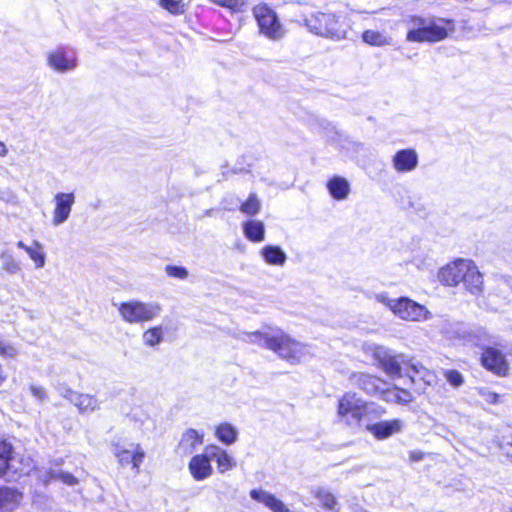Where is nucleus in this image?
<instances>
[{"label":"nucleus","mask_w":512,"mask_h":512,"mask_svg":"<svg viewBox=\"0 0 512 512\" xmlns=\"http://www.w3.org/2000/svg\"><path fill=\"white\" fill-rule=\"evenodd\" d=\"M481 363L487 370L499 376L507 375L509 370V364L504 354L495 347L483 348Z\"/></svg>","instance_id":"nucleus-12"},{"label":"nucleus","mask_w":512,"mask_h":512,"mask_svg":"<svg viewBox=\"0 0 512 512\" xmlns=\"http://www.w3.org/2000/svg\"><path fill=\"white\" fill-rule=\"evenodd\" d=\"M482 396H483L484 400L490 404L498 403L499 398H500V396L497 393L490 392V391L482 392Z\"/></svg>","instance_id":"nucleus-45"},{"label":"nucleus","mask_w":512,"mask_h":512,"mask_svg":"<svg viewBox=\"0 0 512 512\" xmlns=\"http://www.w3.org/2000/svg\"><path fill=\"white\" fill-rule=\"evenodd\" d=\"M246 341L256 343L278 354L282 359L297 364L305 355V346L281 330H270L268 332L243 333Z\"/></svg>","instance_id":"nucleus-1"},{"label":"nucleus","mask_w":512,"mask_h":512,"mask_svg":"<svg viewBox=\"0 0 512 512\" xmlns=\"http://www.w3.org/2000/svg\"><path fill=\"white\" fill-rule=\"evenodd\" d=\"M0 260L2 269L7 273L14 275L21 271L20 263L9 252H2L0 254Z\"/></svg>","instance_id":"nucleus-31"},{"label":"nucleus","mask_w":512,"mask_h":512,"mask_svg":"<svg viewBox=\"0 0 512 512\" xmlns=\"http://www.w3.org/2000/svg\"><path fill=\"white\" fill-rule=\"evenodd\" d=\"M393 313L401 319L408 321H420L431 318V313L424 306L406 297L397 299Z\"/></svg>","instance_id":"nucleus-10"},{"label":"nucleus","mask_w":512,"mask_h":512,"mask_svg":"<svg viewBox=\"0 0 512 512\" xmlns=\"http://www.w3.org/2000/svg\"><path fill=\"white\" fill-rule=\"evenodd\" d=\"M375 299L389 307L392 311H394V306L397 304V299H390L385 293L376 294Z\"/></svg>","instance_id":"nucleus-41"},{"label":"nucleus","mask_w":512,"mask_h":512,"mask_svg":"<svg viewBox=\"0 0 512 512\" xmlns=\"http://www.w3.org/2000/svg\"><path fill=\"white\" fill-rule=\"evenodd\" d=\"M373 358L391 378L401 377V365L406 364L404 355L393 354L391 350L378 346L373 351Z\"/></svg>","instance_id":"nucleus-9"},{"label":"nucleus","mask_w":512,"mask_h":512,"mask_svg":"<svg viewBox=\"0 0 512 512\" xmlns=\"http://www.w3.org/2000/svg\"><path fill=\"white\" fill-rule=\"evenodd\" d=\"M409 205H410L411 208H414L413 202H409Z\"/></svg>","instance_id":"nucleus-52"},{"label":"nucleus","mask_w":512,"mask_h":512,"mask_svg":"<svg viewBox=\"0 0 512 512\" xmlns=\"http://www.w3.org/2000/svg\"><path fill=\"white\" fill-rule=\"evenodd\" d=\"M12 446L6 441H0V477L10 468Z\"/></svg>","instance_id":"nucleus-30"},{"label":"nucleus","mask_w":512,"mask_h":512,"mask_svg":"<svg viewBox=\"0 0 512 512\" xmlns=\"http://www.w3.org/2000/svg\"><path fill=\"white\" fill-rule=\"evenodd\" d=\"M159 5L172 14L178 15L184 12L182 0H159Z\"/></svg>","instance_id":"nucleus-35"},{"label":"nucleus","mask_w":512,"mask_h":512,"mask_svg":"<svg viewBox=\"0 0 512 512\" xmlns=\"http://www.w3.org/2000/svg\"><path fill=\"white\" fill-rule=\"evenodd\" d=\"M234 467H236L235 459L226 454V471Z\"/></svg>","instance_id":"nucleus-46"},{"label":"nucleus","mask_w":512,"mask_h":512,"mask_svg":"<svg viewBox=\"0 0 512 512\" xmlns=\"http://www.w3.org/2000/svg\"><path fill=\"white\" fill-rule=\"evenodd\" d=\"M163 338L164 329L162 326L151 327L142 334V341L148 347H155L163 341Z\"/></svg>","instance_id":"nucleus-27"},{"label":"nucleus","mask_w":512,"mask_h":512,"mask_svg":"<svg viewBox=\"0 0 512 512\" xmlns=\"http://www.w3.org/2000/svg\"><path fill=\"white\" fill-rule=\"evenodd\" d=\"M253 12L262 34L273 40L280 39L284 35L276 13L267 5H258Z\"/></svg>","instance_id":"nucleus-8"},{"label":"nucleus","mask_w":512,"mask_h":512,"mask_svg":"<svg viewBox=\"0 0 512 512\" xmlns=\"http://www.w3.org/2000/svg\"><path fill=\"white\" fill-rule=\"evenodd\" d=\"M7 153H8V149H7L6 145L0 141V156L4 157L7 155Z\"/></svg>","instance_id":"nucleus-49"},{"label":"nucleus","mask_w":512,"mask_h":512,"mask_svg":"<svg viewBox=\"0 0 512 512\" xmlns=\"http://www.w3.org/2000/svg\"><path fill=\"white\" fill-rule=\"evenodd\" d=\"M350 382L353 386L361 389L366 394L373 396L384 394L386 390L385 386L387 385L385 381L376 376L360 372L353 373L350 376Z\"/></svg>","instance_id":"nucleus-14"},{"label":"nucleus","mask_w":512,"mask_h":512,"mask_svg":"<svg viewBox=\"0 0 512 512\" xmlns=\"http://www.w3.org/2000/svg\"><path fill=\"white\" fill-rule=\"evenodd\" d=\"M260 206L257 196L255 194H251L246 202L241 205L240 210L244 214L252 216L259 212Z\"/></svg>","instance_id":"nucleus-34"},{"label":"nucleus","mask_w":512,"mask_h":512,"mask_svg":"<svg viewBox=\"0 0 512 512\" xmlns=\"http://www.w3.org/2000/svg\"><path fill=\"white\" fill-rule=\"evenodd\" d=\"M315 497L319 500L322 507L328 510H335L338 504L335 496L325 489H319Z\"/></svg>","instance_id":"nucleus-33"},{"label":"nucleus","mask_w":512,"mask_h":512,"mask_svg":"<svg viewBox=\"0 0 512 512\" xmlns=\"http://www.w3.org/2000/svg\"><path fill=\"white\" fill-rule=\"evenodd\" d=\"M393 167L400 173L411 172L418 165V155L414 149H402L393 156Z\"/></svg>","instance_id":"nucleus-15"},{"label":"nucleus","mask_w":512,"mask_h":512,"mask_svg":"<svg viewBox=\"0 0 512 512\" xmlns=\"http://www.w3.org/2000/svg\"><path fill=\"white\" fill-rule=\"evenodd\" d=\"M402 428L403 422L399 419L381 421L367 426L368 431H370L374 437L379 440L386 439L393 434L399 433Z\"/></svg>","instance_id":"nucleus-18"},{"label":"nucleus","mask_w":512,"mask_h":512,"mask_svg":"<svg viewBox=\"0 0 512 512\" xmlns=\"http://www.w3.org/2000/svg\"><path fill=\"white\" fill-rule=\"evenodd\" d=\"M327 188L331 196L337 200L346 199L350 193L349 182L345 178L339 176H335L330 179L327 183Z\"/></svg>","instance_id":"nucleus-23"},{"label":"nucleus","mask_w":512,"mask_h":512,"mask_svg":"<svg viewBox=\"0 0 512 512\" xmlns=\"http://www.w3.org/2000/svg\"><path fill=\"white\" fill-rule=\"evenodd\" d=\"M305 23L308 29L316 35L336 40L345 38V30L338 17L333 13L311 14L306 18Z\"/></svg>","instance_id":"nucleus-6"},{"label":"nucleus","mask_w":512,"mask_h":512,"mask_svg":"<svg viewBox=\"0 0 512 512\" xmlns=\"http://www.w3.org/2000/svg\"><path fill=\"white\" fill-rule=\"evenodd\" d=\"M385 400H389L390 396L393 395V400L397 403L401 404H408L413 401V396L411 393L407 390L399 389L397 387H394V389L391 391L389 389H386L384 392Z\"/></svg>","instance_id":"nucleus-32"},{"label":"nucleus","mask_w":512,"mask_h":512,"mask_svg":"<svg viewBox=\"0 0 512 512\" xmlns=\"http://www.w3.org/2000/svg\"><path fill=\"white\" fill-rule=\"evenodd\" d=\"M445 378L454 387H459L464 382L463 376L457 370L446 371Z\"/></svg>","instance_id":"nucleus-38"},{"label":"nucleus","mask_w":512,"mask_h":512,"mask_svg":"<svg viewBox=\"0 0 512 512\" xmlns=\"http://www.w3.org/2000/svg\"><path fill=\"white\" fill-rule=\"evenodd\" d=\"M203 443V434L197 430L188 429L183 433L181 440L176 448L177 454L187 456Z\"/></svg>","instance_id":"nucleus-19"},{"label":"nucleus","mask_w":512,"mask_h":512,"mask_svg":"<svg viewBox=\"0 0 512 512\" xmlns=\"http://www.w3.org/2000/svg\"><path fill=\"white\" fill-rule=\"evenodd\" d=\"M455 334L458 338L466 339L471 337V334L468 332L466 326L463 323H456L455 324Z\"/></svg>","instance_id":"nucleus-44"},{"label":"nucleus","mask_w":512,"mask_h":512,"mask_svg":"<svg viewBox=\"0 0 512 512\" xmlns=\"http://www.w3.org/2000/svg\"><path fill=\"white\" fill-rule=\"evenodd\" d=\"M113 454L117 457L121 465H128L131 463L133 469L137 473L139 472L140 465L142 464L145 457V453L140 445H136L133 451L115 446L113 449Z\"/></svg>","instance_id":"nucleus-16"},{"label":"nucleus","mask_w":512,"mask_h":512,"mask_svg":"<svg viewBox=\"0 0 512 512\" xmlns=\"http://www.w3.org/2000/svg\"><path fill=\"white\" fill-rule=\"evenodd\" d=\"M245 236L253 242H261L264 240L265 227L261 221L249 220L243 224Z\"/></svg>","instance_id":"nucleus-25"},{"label":"nucleus","mask_w":512,"mask_h":512,"mask_svg":"<svg viewBox=\"0 0 512 512\" xmlns=\"http://www.w3.org/2000/svg\"><path fill=\"white\" fill-rule=\"evenodd\" d=\"M216 436L221 442H224V428L222 425L218 426L216 430Z\"/></svg>","instance_id":"nucleus-47"},{"label":"nucleus","mask_w":512,"mask_h":512,"mask_svg":"<svg viewBox=\"0 0 512 512\" xmlns=\"http://www.w3.org/2000/svg\"><path fill=\"white\" fill-rule=\"evenodd\" d=\"M17 355L18 350L0 337V356L3 358H15Z\"/></svg>","instance_id":"nucleus-37"},{"label":"nucleus","mask_w":512,"mask_h":512,"mask_svg":"<svg viewBox=\"0 0 512 512\" xmlns=\"http://www.w3.org/2000/svg\"><path fill=\"white\" fill-rule=\"evenodd\" d=\"M223 452L219 447L209 446L202 455L194 456L190 463L189 469L196 480H202L211 474V461H216L219 467L222 466Z\"/></svg>","instance_id":"nucleus-7"},{"label":"nucleus","mask_w":512,"mask_h":512,"mask_svg":"<svg viewBox=\"0 0 512 512\" xmlns=\"http://www.w3.org/2000/svg\"><path fill=\"white\" fill-rule=\"evenodd\" d=\"M266 263L270 265L282 266L286 262L287 256L285 252L278 246L267 245L261 250Z\"/></svg>","instance_id":"nucleus-24"},{"label":"nucleus","mask_w":512,"mask_h":512,"mask_svg":"<svg viewBox=\"0 0 512 512\" xmlns=\"http://www.w3.org/2000/svg\"><path fill=\"white\" fill-rule=\"evenodd\" d=\"M17 247L23 249L27 253V249H30L32 246H27L23 241H18Z\"/></svg>","instance_id":"nucleus-50"},{"label":"nucleus","mask_w":512,"mask_h":512,"mask_svg":"<svg viewBox=\"0 0 512 512\" xmlns=\"http://www.w3.org/2000/svg\"><path fill=\"white\" fill-rule=\"evenodd\" d=\"M73 405L77 407L79 413H93L100 409L101 402L93 395L79 393L73 399Z\"/></svg>","instance_id":"nucleus-22"},{"label":"nucleus","mask_w":512,"mask_h":512,"mask_svg":"<svg viewBox=\"0 0 512 512\" xmlns=\"http://www.w3.org/2000/svg\"><path fill=\"white\" fill-rule=\"evenodd\" d=\"M165 272L169 277L181 280L186 279L189 275L188 270L185 267L175 265H167L165 267Z\"/></svg>","instance_id":"nucleus-36"},{"label":"nucleus","mask_w":512,"mask_h":512,"mask_svg":"<svg viewBox=\"0 0 512 512\" xmlns=\"http://www.w3.org/2000/svg\"><path fill=\"white\" fill-rule=\"evenodd\" d=\"M58 392L60 393V395L62 397H64L65 399L69 400L71 403H73V399H75V397L78 394L77 391L72 390L71 388H69L66 385H60L58 387Z\"/></svg>","instance_id":"nucleus-40"},{"label":"nucleus","mask_w":512,"mask_h":512,"mask_svg":"<svg viewBox=\"0 0 512 512\" xmlns=\"http://www.w3.org/2000/svg\"><path fill=\"white\" fill-rule=\"evenodd\" d=\"M117 307L120 318L130 325H143L152 322L162 312V306L158 302H145L138 299L114 304Z\"/></svg>","instance_id":"nucleus-4"},{"label":"nucleus","mask_w":512,"mask_h":512,"mask_svg":"<svg viewBox=\"0 0 512 512\" xmlns=\"http://www.w3.org/2000/svg\"><path fill=\"white\" fill-rule=\"evenodd\" d=\"M362 39L365 43L373 46L390 45L392 40L385 34L374 30H366L365 32H363Z\"/></svg>","instance_id":"nucleus-28"},{"label":"nucleus","mask_w":512,"mask_h":512,"mask_svg":"<svg viewBox=\"0 0 512 512\" xmlns=\"http://www.w3.org/2000/svg\"><path fill=\"white\" fill-rule=\"evenodd\" d=\"M53 203L52 224L59 226L69 219L72 207L75 203V195L72 192H58L53 198Z\"/></svg>","instance_id":"nucleus-11"},{"label":"nucleus","mask_w":512,"mask_h":512,"mask_svg":"<svg viewBox=\"0 0 512 512\" xmlns=\"http://www.w3.org/2000/svg\"><path fill=\"white\" fill-rule=\"evenodd\" d=\"M47 61L53 70L60 73L71 71L77 66L75 53L62 47L48 53Z\"/></svg>","instance_id":"nucleus-13"},{"label":"nucleus","mask_w":512,"mask_h":512,"mask_svg":"<svg viewBox=\"0 0 512 512\" xmlns=\"http://www.w3.org/2000/svg\"><path fill=\"white\" fill-rule=\"evenodd\" d=\"M238 432L237 430L226 423V445H230L237 440Z\"/></svg>","instance_id":"nucleus-42"},{"label":"nucleus","mask_w":512,"mask_h":512,"mask_svg":"<svg viewBox=\"0 0 512 512\" xmlns=\"http://www.w3.org/2000/svg\"><path fill=\"white\" fill-rule=\"evenodd\" d=\"M27 254L30 259L35 263L37 269L43 268L46 262V255L43 250V246L38 241H33V245L30 249H27Z\"/></svg>","instance_id":"nucleus-29"},{"label":"nucleus","mask_w":512,"mask_h":512,"mask_svg":"<svg viewBox=\"0 0 512 512\" xmlns=\"http://www.w3.org/2000/svg\"><path fill=\"white\" fill-rule=\"evenodd\" d=\"M226 8L234 12H241L247 8L245 0H226Z\"/></svg>","instance_id":"nucleus-39"},{"label":"nucleus","mask_w":512,"mask_h":512,"mask_svg":"<svg viewBox=\"0 0 512 512\" xmlns=\"http://www.w3.org/2000/svg\"><path fill=\"white\" fill-rule=\"evenodd\" d=\"M438 278L447 286H457L463 283L472 295L482 292L483 279L477 266L471 260L458 259L440 269Z\"/></svg>","instance_id":"nucleus-2"},{"label":"nucleus","mask_w":512,"mask_h":512,"mask_svg":"<svg viewBox=\"0 0 512 512\" xmlns=\"http://www.w3.org/2000/svg\"><path fill=\"white\" fill-rule=\"evenodd\" d=\"M22 499V494L13 488H0V512H12Z\"/></svg>","instance_id":"nucleus-21"},{"label":"nucleus","mask_w":512,"mask_h":512,"mask_svg":"<svg viewBox=\"0 0 512 512\" xmlns=\"http://www.w3.org/2000/svg\"><path fill=\"white\" fill-rule=\"evenodd\" d=\"M250 497L257 502L264 504L273 512H290L289 508L280 499L265 490L253 489L250 491Z\"/></svg>","instance_id":"nucleus-20"},{"label":"nucleus","mask_w":512,"mask_h":512,"mask_svg":"<svg viewBox=\"0 0 512 512\" xmlns=\"http://www.w3.org/2000/svg\"><path fill=\"white\" fill-rule=\"evenodd\" d=\"M32 395L39 401H44L47 397L46 390L41 386L32 385L30 387Z\"/></svg>","instance_id":"nucleus-43"},{"label":"nucleus","mask_w":512,"mask_h":512,"mask_svg":"<svg viewBox=\"0 0 512 512\" xmlns=\"http://www.w3.org/2000/svg\"><path fill=\"white\" fill-rule=\"evenodd\" d=\"M410 367L412 374H409V379L413 384L418 385L417 390L419 392H424L427 386L435 382V374L425 368L421 363H412Z\"/></svg>","instance_id":"nucleus-17"},{"label":"nucleus","mask_w":512,"mask_h":512,"mask_svg":"<svg viewBox=\"0 0 512 512\" xmlns=\"http://www.w3.org/2000/svg\"><path fill=\"white\" fill-rule=\"evenodd\" d=\"M410 458L413 461H419L422 459V454L420 452H411Z\"/></svg>","instance_id":"nucleus-48"},{"label":"nucleus","mask_w":512,"mask_h":512,"mask_svg":"<svg viewBox=\"0 0 512 512\" xmlns=\"http://www.w3.org/2000/svg\"><path fill=\"white\" fill-rule=\"evenodd\" d=\"M408 27L406 40L409 42H437L447 37L446 28L431 19L413 16Z\"/></svg>","instance_id":"nucleus-5"},{"label":"nucleus","mask_w":512,"mask_h":512,"mask_svg":"<svg viewBox=\"0 0 512 512\" xmlns=\"http://www.w3.org/2000/svg\"><path fill=\"white\" fill-rule=\"evenodd\" d=\"M374 406V403L363 400L356 393L346 392L338 400L337 415L348 426H360L363 417L368 413L384 412L381 407Z\"/></svg>","instance_id":"nucleus-3"},{"label":"nucleus","mask_w":512,"mask_h":512,"mask_svg":"<svg viewBox=\"0 0 512 512\" xmlns=\"http://www.w3.org/2000/svg\"><path fill=\"white\" fill-rule=\"evenodd\" d=\"M40 478L44 483H49L52 480H59L69 486H74L78 483L77 478L71 473L56 470L46 471L40 475Z\"/></svg>","instance_id":"nucleus-26"},{"label":"nucleus","mask_w":512,"mask_h":512,"mask_svg":"<svg viewBox=\"0 0 512 512\" xmlns=\"http://www.w3.org/2000/svg\"><path fill=\"white\" fill-rule=\"evenodd\" d=\"M5 379H6V376L4 374L2 366L0 365V385H2V383L5 381Z\"/></svg>","instance_id":"nucleus-51"}]
</instances>
